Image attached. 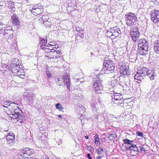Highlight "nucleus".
<instances>
[{
  "label": "nucleus",
  "instance_id": "1",
  "mask_svg": "<svg viewBox=\"0 0 159 159\" xmlns=\"http://www.w3.org/2000/svg\"><path fill=\"white\" fill-rule=\"evenodd\" d=\"M125 23L128 26L136 25L137 22L136 21L137 17L136 15L134 13L129 12L126 14L124 16Z\"/></svg>",
  "mask_w": 159,
  "mask_h": 159
},
{
  "label": "nucleus",
  "instance_id": "2",
  "mask_svg": "<svg viewBox=\"0 0 159 159\" xmlns=\"http://www.w3.org/2000/svg\"><path fill=\"white\" fill-rule=\"evenodd\" d=\"M103 68L105 73H112L115 68V64L111 60H105L103 63Z\"/></svg>",
  "mask_w": 159,
  "mask_h": 159
},
{
  "label": "nucleus",
  "instance_id": "3",
  "mask_svg": "<svg viewBox=\"0 0 159 159\" xmlns=\"http://www.w3.org/2000/svg\"><path fill=\"white\" fill-rule=\"evenodd\" d=\"M30 11L35 16H36L41 13L43 11V6L40 4H38L35 6H33L31 8L30 7Z\"/></svg>",
  "mask_w": 159,
  "mask_h": 159
},
{
  "label": "nucleus",
  "instance_id": "4",
  "mask_svg": "<svg viewBox=\"0 0 159 159\" xmlns=\"http://www.w3.org/2000/svg\"><path fill=\"white\" fill-rule=\"evenodd\" d=\"M130 34L132 39L134 42H135L139 38L140 33L137 27H133L130 29Z\"/></svg>",
  "mask_w": 159,
  "mask_h": 159
},
{
  "label": "nucleus",
  "instance_id": "5",
  "mask_svg": "<svg viewBox=\"0 0 159 159\" xmlns=\"http://www.w3.org/2000/svg\"><path fill=\"white\" fill-rule=\"evenodd\" d=\"M23 96L25 101L29 105H31L33 103L34 99L32 93L25 92Z\"/></svg>",
  "mask_w": 159,
  "mask_h": 159
},
{
  "label": "nucleus",
  "instance_id": "6",
  "mask_svg": "<svg viewBox=\"0 0 159 159\" xmlns=\"http://www.w3.org/2000/svg\"><path fill=\"white\" fill-rule=\"evenodd\" d=\"M13 111H6V113L10 117L14 119H16L19 115L22 114V111L19 107Z\"/></svg>",
  "mask_w": 159,
  "mask_h": 159
},
{
  "label": "nucleus",
  "instance_id": "7",
  "mask_svg": "<svg viewBox=\"0 0 159 159\" xmlns=\"http://www.w3.org/2000/svg\"><path fill=\"white\" fill-rule=\"evenodd\" d=\"M4 37L7 39L8 42H10L11 39L13 37V31L11 29H6L3 32Z\"/></svg>",
  "mask_w": 159,
  "mask_h": 159
},
{
  "label": "nucleus",
  "instance_id": "8",
  "mask_svg": "<svg viewBox=\"0 0 159 159\" xmlns=\"http://www.w3.org/2000/svg\"><path fill=\"white\" fill-rule=\"evenodd\" d=\"M151 20L154 23L159 21V11L153 10L151 12Z\"/></svg>",
  "mask_w": 159,
  "mask_h": 159
},
{
  "label": "nucleus",
  "instance_id": "9",
  "mask_svg": "<svg viewBox=\"0 0 159 159\" xmlns=\"http://www.w3.org/2000/svg\"><path fill=\"white\" fill-rule=\"evenodd\" d=\"M22 152L20 153V156L21 157L28 158V156H30L33 154L34 150L29 148H25Z\"/></svg>",
  "mask_w": 159,
  "mask_h": 159
},
{
  "label": "nucleus",
  "instance_id": "10",
  "mask_svg": "<svg viewBox=\"0 0 159 159\" xmlns=\"http://www.w3.org/2000/svg\"><path fill=\"white\" fill-rule=\"evenodd\" d=\"M93 86L95 91L97 92L102 89L101 82L100 80H94L93 82Z\"/></svg>",
  "mask_w": 159,
  "mask_h": 159
},
{
  "label": "nucleus",
  "instance_id": "11",
  "mask_svg": "<svg viewBox=\"0 0 159 159\" xmlns=\"http://www.w3.org/2000/svg\"><path fill=\"white\" fill-rule=\"evenodd\" d=\"M128 67L124 68L123 66L121 67L120 72L121 76L126 78L129 75V72L128 70Z\"/></svg>",
  "mask_w": 159,
  "mask_h": 159
},
{
  "label": "nucleus",
  "instance_id": "12",
  "mask_svg": "<svg viewBox=\"0 0 159 159\" xmlns=\"http://www.w3.org/2000/svg\"><path fill=\"white\" fill-rule=\"evenodd\" d=\"M139 43H138V46L139 48L143 47H144L145 49L149 48L148 43L146 40L144 39H140L139 40Z\"/></svg>",
  "mask_w": 159,
  "mask_h": 159
},
{
  "label": "nucleus",
  "instance_id": "13",
  "mask_svg": "<svg viewBox=\"0 0 159 159\" xmlns=\"http://www.w3.org/2000/svg\"><path fill=\"white\" fill-rule=\"evenodd\" d=\"M14 134L12 133L11 134H9L7 136V143L12 145L14 143L15 140Z\"/></svg>",
  "mask_w": 159,
  "mask_h": 159
},
{
  "label": "nucleus",
  "instance_id": "14",
  "mask_svg": "<svg viewBox=\"0 0 159 159\" xmlns=\"http://www.w3.org/2000/svg\"><path fill=\"white\" fill-rule=\"evenodd\" d=\"M115 30H116V29ZM110 33H111V34L110 36V38L111 39H114L115 37L119 36L120 34H121L119 33V31L115 33V30H109L107 32V34L108 35Z\"/></svg>",
  "mask_w": 159,
  "mask_h": 159
},
{
  "label": "nucleus",
  "instance_id": "15",
  "mask_svg": "<svg viewBox=\"0 0 159 159\" xmlns=\"http://www.w3.org/2000/svg\"><path fill=\"white\" fill-rule=\"evenodd\" d=\"M18 107L17 104L14 102H12L10 103L9 105H8L7 108L8 110L7 111H13L17 109V108Z\"/></svg>",
  "mask_w": 159,
  "mask_h": 159
},
{
  "label": "nucleus",
  "instance_id": "16",
  "mask_svg": "<svg viewBox=\"0 0 159 159\" xmlns=\"http://www.w3.org/2000/svg\"><path fill=\"white\" fill-rule=\"evenodd\" d=\"M144 74L142 69H138L136 74L134 76V80H142L143 79L142 75Z\"/></svg>",
  "mask_w": 159,
  "mask_h": 159
},
{
  "label": "nucleus",
  "instance_id": "17",
  "mask_svg": "<svg viewBox=\"0 0 159 159\" xmlns=\"http://www.w3.org/2000/svg\"><path fill=\"white\" fill-rule=\"evenodd\" d=\"M148 48L145 49L144 47H141L139 48L138 47L137 52L140 55H145L148 53Z\"/></svg>",
  "mask_w": 159,
  "mask_h": 159
},
{
  "label": "nucleus",
  "instance_id": "18",
  "mask_svg": "<svg viewBox=\"0 0 159 159\" xmlns=\"http://www.w3.org/2000/svg\"><path fill=\"white\" fill-rule=\"evenodd\" d=\"M11 20L12 23L15 25H19L20 23L18 16L15 14L11 16Z\"/></svg>",
  "mask_w": 159,
  "mask_h": 159
},
{
  "label": "nucleus",
  "instance_id": "19",
  "mask_svg": "<svg viewBox=\"0 0 159 159\" xmlns=\"http://www.w3.org/2000/svg\"><path fill=\"white\" fill-rule=\"evenodd\" d=\"M75 111L80 114L82 115L84 113L85 111V109L83 106H78L76 107Z\"/></svg>",
  "mask_w": 159,
  "mask_h": 159
},
{
  "label": "nucleus",
  "instance_id": "20",
  "mask_svg": "<svg viewBox=\"0 0 159 159\" xmlns=\"http://www.w3.org/2000/svg\"><path fill=\"white\" fill-rule=\"evenodd\" d=\"M11 67V70L12 73L16 74V75H18V73H19V70L20 69V66L10 67Z\"/></svg>",
  "mask_w": 159,
  "mask_h": 159
},
{
  "label": "nucleus",
  "instance_id": "21",
  "mask_svg": "<svg viewBox=\"0 0 159 159\" xmlns=\"http://www.w3.org/2000/svg\"><path fill=\"white\" fill-rule=\"evenodd\" d=\"M154 48L155 52L159 54V39L155 41Z\"/></svg>",
  "mask_w": 159,
  "mask_h": 159
},
{
  "label": "nucleus",
  "instance_id": "22",
  "mask_svg": "<svg viewBox=\"0 0 159 159\" xmlns=\"http://www.w3.org/2000/svg\"><path fill=\"white\" fill-rule=\"evenodd\" d=\"M123 101H122V102H120V101L116 100V99H112L111 103L113 106H114L115 105H113L114 104L120 105L121 107L123 106Z\"/></svg>",
  "mask_w": 159,
  "mask_h": 159
},
{
  "label": "nucleus",
  "instance_id": "23",
  "mask_svg": "<svg viewBox=\"0 0 159 159\" xmlns=\"http://www.w3.org/2000/svg\"><path fill=\"white\" fill-rule=\"evenodd\" d=\"M53 52H56L57 54H59L60 53L61 49L58 44H53Z\"/></svg>",
  "mask_w": 159,
  "mask_h": 159
},
{
  "label": "nucleus",
  "instance_id": "24",
  "mask_svg": "<svg viewBox=\"0 0 159 159\" xmlns=\"http://www.w3.org/2000/svg\"><path fill=\"white\" fill-rule=\"evenodd\" d=\"M49 53L46 55V57H47L48 59H53L54 57H56V52H53V51H49Z\"/></svg>",
  "mask_w": 159,
  "mask_h": 159
},
{
  "label": "nucleus",
  "instance_id": "25",
  "mask_svg": "<svg viewBox=\"0 0 159 159\" xmlns=\"http://www.w3.org/2000/svg\"><path fill=\"white\" fill-rule=\"evenodd\" d=\"M99 96L97 94L95 95L91 98L90 101V103H97V102L99 101Z\"/></svg>",
  "mask_w": 159,
  "mask_h": 159
},
{
  "label": "nucleus",
  "instance_id": "26",
  "mask_svg": "<svg viewBox=\"0 0 159 159\" xmlns=\"http://www.w3.org/2000/svg\"><path fill=\"white\" fill-rule=\"evenodd\" d=\"M129 149L130 150H133L134 151L139 152V147H138L136 145L132 144L131 146H129Z\"/></svg>",
  "mask_w": 159,
  "mask_h": 159
},
{
  "label": "nucleus",
  "instance_id": "27",
  "mask_svg": "<svg viewBox=\"0 0 159 159\" xmlns=\"http://www.w3.org/2000/svg\"><path fill=\"white\" fill-rule=\"evenodd\" d=\"M19 61L18 59H15L14 60L13 59L11 61V63L10 65V67H12L13 66H19Z\"/></svg>",
  "mask_w": 159,
  "mask_h": 159
},
{
  "label": "nucleus",
  "instance_id": "28",
  "mask_svg": "<svg viewBox=\"0 0 159 159\" xmlns=\"http://www.w3.org/2000/svg\"><path fill=\"white\" fill-rule=\"evenodd\" d=\"M46 73L48 79H51L53 74L52 71L49 69H46Z\"/></svg>",
  "mask_w": 159,
  "mask_h": 159
},
{
  "label": "nucleus",
  "instance_id": "29",
  "mask_svg": "<svg viewBox=\"0 0 159 159\" xmlns=\"http://www.w3.org/2000/svg\"><path fill=\"white\" fill-rule=\"evenodd\" d=\"M113 98L112 99H116V100L120 101L122 102V101H123V99H122V97L121 95H114V97H113V96H112Z\"/></svg>",
  "mask_w": 159,
  "mask_h": 159
},
{
  "label": "nucleus",
  "instance_id": "30",
  "mask_svg": "<svg viewBox=\"0 0 159 159\" xmlns=\"http://www.w3.org/2000/svg\"><path fill=\"white\" fill-rule=\"evenodd\" d=\"M43 23L46 27H49L52 24L51 19H48V20L43 22Z\"/></svg>",
  "mask_w": 159,
  "mask_h": 159
},
{
  "label": "nucleus",
  "instance_id": "31",
  "mask_svg": "<svg viewBox=\"0 0 159 159\" xmlns=\"http://www.w3.org/2000/svg\"><path fill=\"white\" fill-rule=\"evenodd\" d=\"M69 73H64L62 75V80H70Z\"/></svg>",
  "mask_w": 159,
  "mask_h": 159
},
{
  "label": "nucleus",
  "instance_id": "32",
  "mask_svg": "<svg viewBox=\"0 0 159 159\" xmlns=\"http://www.w3.org/2000/svg\"><path fill=\"white\" fill-rule=\"evenodd\" d=\"M39 45H46L47 43V40H45L43 38H39Z\"/></svg>",
  "mask_w": 159,
  "mask_h": 159
},
{
  "label": "nucleus",
  "instance_id": "33",
  "mask_svg": "<svg viewBox=\"0 0 159 159\" xmlns=\"http://www.w3.org/2000/svg\"><path fill=\"white\" fill-rule=\"evenodd\" d=\"M11 83L12 86L20 87L21 86V84L20 83H18L17 81H16L14 80H12Z\"/></svg>",
  "mask_w": 159,
  "mask_h": 159
},
{
  "label": "nucleus",
  "instance_id": "34",
  "mask_svg": "<svg viewBox=\"0 0 159 159\" xmlns=\"http://www.w3.org/2000/svg\"><path fill=\"white\" fill-rule=\"evenodd\" d=\"M103 77V75L102 74H98V75H95L92 78L93 80H99L102 79Z\"/></svg>",
  "mask_w": 159,
  "mask_h": 159
},
{
  "label": "nucleus",
  "instance_id": "35",
  "mask_svg": "<svg viewBox=\"0 0 159 159\" xmlns=\"http://www.w3.org/2000/svg\"><path fill=\"white\" fill-rule=\"evenodd\" d=\"M24 117V116H23L21 114H20V115H19L18 116L17 118H16V119H17V121L22 123H24L23 119Z\"/></svg>",
  "mask_w": 159,
  "mask_h": 159
},
{
  "label": "nucleus",
  "instance_id": "36",
  "mask_svg": "<svg viewBox=\"0 0 159 159\" xmlns=\"http://www.w3.org/2000/svg\"><path fill=\"white\" fill-rule=\"evenodd\" d=\"M96 152L99 155H104L103 154V150L101 148L99 147L96 150Z\"/></svg>",
  "mask_w": 159,
  "mask_h": 159
},
{
  "label": "nucleus",
  "instance_id": "37",
  "mask_svg": "<svg viewBox=\"0 0 159 159\" xmlns=\"http://www.w3.org/2000/svg\"><path fill=\"white\" fill-rule=\"evenodd\" d=\"M117 135L115 134H112L110 135L108 137L109 139L111 141H113L115 138H117Z\"/></svg>",
  "mask_w": 159,
  "mask_h": 159
},
{
  "label": "nucleus",
  "instance_id": "38",
  "mask_svg": "<svg viewBox=\"0 0 159 159\" xmlns=\"http://www.w3.org/2000/svg\"><path fill=\"white\" fill-rule=\"evenodd\" d=\"M82 97V96L81 94H79L78 95H75L73 96V98L75 100H76L77 101L79 102L80 101V99Z\"/></svg>",
  "mask_w": 159,
  "mask_h": 159
},
{
  "label": "nucleus",
  "instance_id": "39",
  "mask_svg": "<svg viewBox=\"0 0 159 159\" xmlns=\"http://www.w3.org/2000/svg\"><path fill=\"white\" fill-rule=\"evenodd\" d=\"M56 109L60 111H63V110L64 109L59 103L56 104Z\"/></svg>",
  "mask_w": 159,
  "mask_h": 159
},
{
  "label": "nucleus",
  "instance_id": "40",
  "mask_svg": "<svg viewBox=\"0 0 159 159\" xmlns=\"http://www.w3.org/2000/svg\"><path fill=\"white\" fill-rule=\"evenodd\" d=\"M77 36H76L75 38L76 40H78L79 38H82L84 37V34L83 32H79L78 33H77Z\"/></svg>",
  "mask_w": 159,
  "mask_h": 159
},
{
  "label": "nucleus",
  "instance_id": "41",
  "mask_svg": "<svg viewBox=\"0 0 159 159\" xmlns=\"http://www.w3.org/2000/svg\"><path fill=\"white\" fill-rule=\"evenodd\" d=\"M40 18L42 19L43 21V22H44L45 21H47L48 20V19H51V18L49 17V16L48 15H44L42 16V17Z\"/></svg>",
  "mask_w": 159,
  "mask_h": 159
},
{
  "label": "nucleus",
  "instance_id": "42",
  "mask_svg": "<svg viewBox=\"0 0 159 159\" xmlns=\"http://www.w3.org/2000/svg\"><path fill=\"white\" fill-rule=\"evenodd\" d=\"M91 107H92V110L93 111H96V106L97 103H90Z\"/></svg>",
  "mask_w": 159,
  "mask_h": 159
},
{
  "label": "nucleus",
  "instance_id": "43",
  "mask_svg": "<svg viewBox=\"0 0 159 159\" xmlns=\"http://www.w3.org/2000/svg\"><path fill=\"white\" fill-rule=\"evenodd\" d=\"M116 29V30H115V32H118L119 33H121V31L120 30V29L118 27H114L112 28H110L109 30H115Z\"/></svg>",
  "mask_w": 159,
  "mask_h": 159
},
{
  "label": "nucleus",
  "instance_id": "44",
  "mask_svg": "<svg viewBox=\"0 0 159 159\" xmlns=\"http://www.w3.org/2000/svg\"><path fill=\"white\" fill-rule=\"evenodd\" d=\"M10 67V66L9 65H6V64H4L2 66V68H3L4 70L6 71L7 69H9Z\"/></svg>",
  "mask_w": 159,
  "mask_h": 159
},
{
  "label": "nucleus",
  "instance_id": "45",
  "mask_svg": "<svg viewBox=\"0 0 159 159\" xmlns=\"http://www.w3.org/2000/svg\"><path fill=\"white\" fill-rule=\"evenodd\" d=\"M148 76L150 78L151 80H152L154 79V77L156 76V75L154 73H152V74L148 73Z\"/></svg>",
  "mask_w": 159,
  "mask_h": 159
},
{
  "label": "nucleus",
  "instance_id": "46",
  "mask_svg": "<svg viewBox=\"0 0 159 159\" xmlns=\"http://www.w3.org/2000/svg\"><path fill=\"white\" fill-rule=\"evenodd\" d=\"M76 30L78 32H83V29L81 27L77 26L76 27Z\"/></svg>",
  "mask_w": 159,
  "mask_h": 159
},
{
  "label": "nucleus",
  "instance_id": "47",
  "mask_svg": "<svg viewBox=\"0 0 159 159\" xmlns=\"http://www.w3.org/2000/svg\"><path fill=\"white\" fill-rule=\"evenodd\" d=\"M5 137L4 132L0 131V140L1 139Z\"/></svg>",
  "mask_w": 159,
  "mask_h": 159
},
{
  "label": "nucleus",
  "instance_id": "48",
  "mask_svg": "<svg viewBox=\"0 0 159 159\" xmlns=\"http://www.w3.org/2000/svg\"><path fill=\"white\" fill-rule=\"evenodd\" d=\"M15 6L14 2H8V7L11 8V7H14Z\"/></svg>",
  "mask_w": 159,
  "mask_h": 159
},
{
  "label": "nucleus",
  "instance_id": "49",
  "mask_svg": "<svg viewBox=\"0 0 159 159\" xmlns=\"http://www.w3.org/2000/svg\"><path fill=\"white\" fill-rule=\"evenodd\" d=\"M123 141L125 144H128L129 143V142H131V143L133 142L132 141L129 140V139H126L123 140Z\"/></svg>",
  "mask_w": 159,
  "mask_h": 159
},
{
  "label": "nucleus",
  "instance_id": "50",
  "mask_svg": "<svg viewBox=\"0 0 159 159\" xmlns=\"http://www.w3.org/2000/svg\"><path fill=\"white\" fill-rule=\"evenodd\" d=\"M139 151L140 150L141 152H143L144 153H145L146 152V150L142 146V147H139Z\"/></svg>",
  "mask_w": 159,
  "mask_h": 159
},
{
  "label": "nucleus",
  "instance_id": "51",
  "mask_svg": "<svg viewBox=\"0 0 159 159\" xmlns=\"http://www.w3.org/2000/svg\"><path fill=\"white\" fill-rule=\"evenodd\" d=\"M70 82L69 80H66V84L67 85V87L68 89H70Z\"/></svg>",
  "mask_w": 159,
  "mask_h": 159
},
{
  "label": "nucleus",
  "instance_id": "52",
  "mask_svg": "<svg viewBox=\"0 0 159 159\" xmlns=\"http://www.w3.org/2000/svg\"><path fill=\"white\" fill-rule=\"evenodd\" d=\"M141 69L144 74L148 71V69L146 67H143Z\"/></svg>",
  "mask_w": 159,
  "mask_h": 159
},
{
  "label": "nucleus",
  "instance_id": "53",
  "mask_svg": "<svg viewBox=\"0 0 159 159\" xmlns=\"http://www.w3.org/2000/svg\"><path fill=\"white\" fill-rule=\"evenodd\" d=\"M136 134L138 136H139L142 137H143V134L140 132H139V131L137 132Z\"/></svg>",
  "mask_w": 159,
  "mask_h": 159
},
{
  "label": "nucleus",
  "instance_id": "54",
  "mask_svg": "<svg viewBox=\"0 0 159 159\" xmlns=\"http://www.w3.org/2000/svg\"><path fill=\"white\" fill-rule=\"evenodd\" d=\"M9 102H4L3 103V107H4L7 108V106H8V105H9V104H10L9 103Z\"/></svg>",
  "mask_w": 159,
  "mask_h": 159
},
{
  "label": "nucleus",
  "instance_id": "55",
  "mask_svg": "<svg viewBox=\"0 0 159 159\" xmlns=\"http://www.w3.org/2000/svg\"><path fill=\"white\" fill-rule=\"evenodd\" d=\"M46 48L48 50H50V51H53V45H52L51 46H47Z\"/></svg>",
  "mask_w": 159,
  "mask_h": 159
},
{
  "label": "nucleus",
  "instance_id": "56",
  "mask_svg": "<svg viewBox=\"0 0 159 159\" xmlns=\"http://www.w3.org/2000/svg\"><path fill=\"white\" fill-rule=\"evenodd\" d=\"M10 11L12 13H14V11H15V9L14 7H11V8H10Z\"/></svg>",
  "mask_w": 159,
  "mask_h": 159
},
{
  "label": "nucleus",
  "instance_id": "57",
  "mask_svg": "<svg viewBox=\"0 0 159 159\" xmlns=\"http://www.w3.org/2000/svg\"><path fill=\"white\" fill-rule=\"evenodd\" d=\"M95 143V144H99L100 143V141L99 140H97L96 139H94Z\"/></svg>",
  "mask_w": 159,
  "mask_h": 159
},
{
  "label": "nucleus",
  "instance_id": "58",
  "mask_svg": "<svg viewBox=\"0 0 159 159\" xmlns=\"http://www.w3.org/2000/svg\"><path fill=\"white\" fill-rule=\"evenodd\" d=\"M104 156V155H98V156L97 157V158L98 159H100L101 158H102Z\"/></svg>",
  "mask_w": 159,
  "mask_h": 159
},
{
  "label": "nucleus",
  "instance_id": "59",
  "mask_svg": "<svg viewBox=\"0 0 159 159\" xmlns=\"http://www.w3.org/2000/svg\"><path fill=\"white\" fill-rule=\"evenodd\" d=\"M87 149H89V148H90L89 149V150L90 152H92V151H93V148L92 147H91V146H87Z\"/></svg>",
  "mask_w": 159,
  "mask_h": 159
},
{
  "label": "nucleus",
  "instance_id": "60",
  "mask_svg": "<svg viewBox=\"0 0 159 159\" xmlns=\"http://www.w3.org/2000/svg\"><path fill=\"white\" fill-rule=\"evenodd\" d=\"M102 116L104 119H106L107 117V114L106 113H102Z\"/></svg>",
  "mask_w": 159,
  "mask_h": 159
},
{
  "label": "nucleus",
  "instance_id": "61",
  "mask_svg": "<svg viewBox=\"0 0 159 159\" xmlns=\"http://www.w3.org/2000/svg\"><path fill=\"white\" fill-rule=\"evenodd\" d=\"M4 1L2 0H0V6H2L4 5Z\"/></svg>",
  "mask_w": 159,
  "mask_h": 159
},
{
  "label": "nucleus",
  "instance_id": "62",
  "mask_svg": "<svg viewBox=\"0 0 159 159\" xmlns=\"http://www.w3.org/2000/svg\"><path fill=\"white\" fill-rule=\"evenodd\" d=\"M40 47V48L41 49H44L45 47H46V45H39Z\"/></svg>",
  "mask_w": 159,
  "mask_h": 159
},
{
  "label": "nucleus",
  "instance_id": "63",
  "mask_svg": "<svg viewBox=\"0 0 159 159\" xmlns=\"http://www.w3.org/2000/svg\"><path fill=\"white\" fill-rule=\"evenodd\" d=\"M0 26H1L0 27V34H1L2 32L3 33V26L1 25H0Z\"/></svg>",
  "mask_w": 159,
  "mask_h": 159
},
{
  "label": "nucleus",
  "instance_id": "64",
  "mask_svg": "<svg viewBox=\"0 0 159 159\" xmlns=\"http://www.w3.org/2000/svg\"><path fill=\"white\" fill-rule=\"evenodd\" d=\"M18 76H19V77L21 79H24V77H25V76L24 75H21V74H20V75H18Z\"/></svg>",
  "mask_w": 159,
  "mask_h": 159
}]
</instances>
